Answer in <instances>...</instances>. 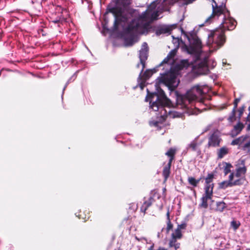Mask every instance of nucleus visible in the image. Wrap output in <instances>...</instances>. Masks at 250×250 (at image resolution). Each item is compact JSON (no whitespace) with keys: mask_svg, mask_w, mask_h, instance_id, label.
I'll return each instance as SVG.
<instances>
[{"mask_svg":"<svg viewBox=\"0 0 250 250\" xmlns=\"http://www.w3.org/2000/svg\"><path fill=\"white\" fill-rule=\"evenodd\" d=\"M131 0H115L114 6L109 5L107 12L111 13L114 16L113 29L117 30L122 23H127L133 17L135 10L129 7Z\"/></svg>","mask_w":250,"mask_h":250,"instance_id":"f257e3e1","label":"nucleus"},{"mask_svg":"<svg viewBox=\"0 0 250 250\" xmlns=\"http://www.w3.org/2000/svg\"><path fill=\"white\" fill-rule=\"evenodd\" d=\"M236 25L237 22L234 19L230 17L225 18L221 24L222 27L220 29L211 31L208 35V43H214L219 47H222L226 41L225 31L234 29Z\"/></svg>","mask_w":250,"mask_h":250,"instance_id":"f03ea898","label":"nucleus"},{"mask_svg":"<svg viewBox=\"0 0 250 250\" xmlns=\"http://www.w3.org/2000/svg\"><path fill=\"white\" fill-rule=\"evenodd\" d=\"M176 94V105L180 108H188V105L194 101H198L203 102V101L200 97L204 94V91L201 86H194L188 90L185 94Z\"/></svg>","mask_w":250,"mask_h":250,"instance_id":"7ed1b4c3","label":"nucleus"},{"mask_svg":"<svg viewBox=\"0 0 250 250\" xmlns=\"http://www.w3.org/2000/svg\"><path fill=\"white\" fill-rule=\"evenodd\" d=\"M147 94L146 97V101L149 102L150 106L154 111H158L160 109H164L166 106H169L170 100L167 97L165 92L161 88L157 92L150 93L148 89Z\"/></svg>","mask_w":250,"mask_h":250,"instance_id":"20e7f679","label":"nucleus"},{"mask_svg":"<svg viewBox=\"0 0 250 250\" xmlns=\"http://www.w3.org/2000/svg\"><path fill=\"white\" fill-rule=\"evenodd\" d=\"M247 171V168L245 165V161L244 159L238 160L235 165V169L234 172L230 174L233 175V179L234 180L238 186L244 184L246 180V175Z\"/></svg>","mask_w":250,"mask_h":250,"instance_id":"39448f33","label":"nucleus"},{"mask_svg":"<svg viewBox=\"0 0 250 250\" xmlns=\"http://www.w3.org/2000/svg\"><path fill=\"white\" fill-rule=\"evenodd\" d=\"M140 28V22L137 19H132L124 29V32L125 35H128L130 37L126 39L131 45L133 44L135 37L139 34Z\"/></svg>","mask_w":250,"mask_h":250,"instance_id":"423d86ee","label":"nucleus"},{"mask_svg":"<svg viewBox=\"0 0 250 250\" xmlns=\"http://www.w3.org/2000/svg\"><path fill=\"white\" fill-rule=\"evenodd\" d=\"M176 75L174 72L170 71L163 74L158 78L157 80L159 83H163L167 86L170 90H174L178 86L176 83Z\"/></svg>","mask_w":250,"mask_h":250,"instance_id":"0eeeda50","label":"nucleus"},{"mask_svg":"<svg viewBox=\"0 0 250 250\" xmlns=\"http://www.w3.org/2000/svg\"><path fill=\"white\" fill-rule=\"evenodd\" d=\"M214 4H212V12L211 15L206 20L208 22L215 16L219 17L224 14L226 10L229 15V11L227 9L226 4L227 0H211Z\"/></svg>","mask_w":250,"mask_h":250,"instance_id":"6e6552de","label":"nucleus"},{"mask_svg":"<svg viewBox=\"0 0 250 250\" xmlns=\"http://www.w3.org/2000/svg\"><path fill=\"white\" fill-rule=\"evenodd\" d=\"M147 44L144 42L143 44V47L140 51L139 58L140 63L142 65V71H143L146 67V61L147 59Z\"/></svg>","mask_w":250,"mask_h":250,"instance_id":"1a4fd4ad","label":"nucleus"},{"mask_svg":"<svg viewBox=\"0 0 250 250\" xmlns=\"http://www.w3.org/2000/svg\"><path fill=\"white\" fill-rule=\"evenodd\" d=\"M42 8L41 0H32L29 4V8L33 14L38 15Z\"/></svg>","mask_w":250,"mask_h":250,"instance_id":"9d476101","label":"nucleus"},{"mask_svg":"<svg viewBox=\"0 0 250 250\" xmlns=\"http://www.w3.org/2000/svg\"><path fill=\"white\" fill-rule=\"evenodd\" d=\"M221 139L216 132L212 133L208 138V147H217L220 146Z\"/></svg>","mask_w":250,"mask_h":250,"instance_id":"9b49d317","label":"nucleus"},{"mask_svg":"<svg viewBox=\"0 0 250 250\" xmlns=\"http://www.w3.org/2000/svg\"><path fill=\"white\" fill-rule=\"evenodd\" d=\"M238 186L236 181L233 179V175L230 174L229 177L228 181H224L221 182L219 185L221 188L225 189L228 187H231L233 186Z\"/></svg>","mask_w":250,"mask_h":250,"instance_id":"f8f14e48","label":"nucleus"},{"mask_svg":"<svg viewBox=\"0 0 250 250\" xmlns=\"http://www.w3.org/2000/svg\"><path fill=\"white\" fill-rule=\"evenodd\" d=\"M188 39L190 45L198 49L202 47L201 41L196 35L191 34L190 37L188 38Z\"/></svg>","mask_w":250,"mask_h":250,"instance_id":"ddd939ff","label":"nucleus"},{"mask_svg":"<svg viewBox=\"0 0 250 250\" xmlns=\"http://www.w3.org/2000/svg\"><path fill=\"white\" fill-rule=\"evenodd\" d=\"M212 196L213 195L205 193L201 199V202L199 206L205 209L207 208L208 207V200H211L212 202H213L212 200Z\"/></svg>","mask_w":250,"mask_h":250,"instance_id":"4468645a","label":"nucleus"},{"mask_svg":"<svg viewBox=\"0 0 250 250\" xmlns=\"http://www.w3.org/2000/svg\"><path fill=\"white\" fill-rule=\"evenodd\" d=\"M154 202V198L151 196L147 200H146L144 202L140 208V210L142 212H143L144 215L146 213V210L152 205Z\"/></svg>","mask_w":250,"mask_h":250,"instance_id":"2eb2a0df","label":"nucleus"},{"mask_svg":"<svg viewBox=\"0 0 250 250\" xmlns=\"http://www.w3.org/2000/svg\"><path fill=\"white\" fill-rule=\"evenodd\" d=\"M186 0H163V4L164 5L172 6L175 3H178L180 7L186 5Z\"/></svg>","mask_w":250,"mask_h":250,"instance_id":"dca6fc26","label":"nucleus"},{"mask_svg":"<svg viewBox=\"0 0 250 250\" xmlns=\"http://www.w3.org/2000/svg\"><path fill=\"white\" fill-rule=\"evenodd\" d=\"M143 71L141 70V72L139 74L138 79H144L145 81H146L148 80L152 74L155 72V69H154V71L152 70L147 69L146 70L143 74Z\"/></svg>","mask_w":250,"mask_h":250,"instance_id":"f3484780","label":"nucleus"},{"mask_svg":"<svg viewBox=\"0 0 250 250\" xmlns=\"http://www.w3.org/2000/svg\"><path fill=\"white\" fill-rule=\"evenodd\" d=\"M249 138V136L246 135L242 136L236 139L233 140L231 143V145H239L241 148L242 145L245 143V142Z\"/></svg>","mask_w":250,"mask_h":250,"instance_id":"a211bd4d","label":"nucleus"},{"mask_svg":"<svg viewBox=\"0 0 250 250\" xmlns=\"http://www.w3.org/2000/svg\"><path fill=\"white\" fill-rule=\"evenodd\" d=\"M201 179V177L198 179H196L195 178L191 176L188 177V181L189 184L193 187V188H190L191 190H193L194 192H195V190L193 189V188L196 187L198 186Z\"/></svg>","mask_w":250,"mask_h":250,"instance_id":"6ab92c4d","label":"nucleus"},{"mask_svg":"<svg viewBox=\"0 0 250 250\" xmlns=\"http://www.w3.org/2000/svg\"><path fill=\"white\" fill-rule=\"evenodd\" d=\"M229 152V149L226 146H223L218 149L217 151V159H221L225 155H227Z\"/></svg>","mask_w":250,"mask_h":250,"instance_id":"aec40b11","label":"nucleus"},{"mask_svg":"<svg viewBox=\"0 0 250 250\" xmlns=\"http://www.w3.org/2000/svg\"><path fill=\"white\" fill-rule=\"evenodd\" d=\"M178 239L176 238L173 237H171L168 243V247L169 248L173 247L175 250H177L180 247V243L177 242V240Z\"/></svg>","mask_w":250,"mask_h":250,"instance_id":"412c9836","label":"nucleus"},{"mask_svg":"<svg viewBox=\"0 0 250 250\" xmlns=\"http://www.w3.org/2000/svg\"><path fill=\"white\" fill-rule=\"evenodd\" d=\"M189 65V62L188 60H182L175 66V68L177 70H181L184 68H188Z\"/></svg>","mask_w":250,"mask_h":250,"instance_id":"4be33fe9","label":"nucleus"},{"mask_svg":"<svg viewBox=\"0 0 250 250\" xmlns=\"http://www.w3.org/2000/svg\"><path fill=\"white\" fill-rule=\"evenodd\" d=\"M171 31V29L169 27H162L157 29L156 31V34L159 36L161 34L169 33Z\"/></svg>","mask_w":250,"mask_h":250,"instance_id":"5701e85b","label":"nucleus"},{"mask_svg":"<svg viewBox=\"0 0 250 250\" xmlns=\"http://www.w3.org/2000/svg\"><path fill=\"white\" fill-rule=\"evenodd\" d=\"M244 127V124L238 120V123L233 126V129L232 131H234L236 135L239 134Z\"/></svg>","mask_w":250,"mask_h":250,"instance_id":"b1692460","label":"nucleus"},{"mask_svg":"<svg viewBox=\"0 0 250 250\" xmlns=\"http://www.w3.org/2000/svg\"><path fill=\"white\" fill-rule=\"evenodd\" d=\"M149 24L148 22L141 23L140 28L139 29V34H143L147 33Z\"/></svg>","mask_w":250,"mask_h":250,"instance_id":"393cba45","label":"nucleus"},{"mask_svg":"<svg viewBox=\"0 0 250 250\" xmlns=\"http://www.w3.org/2000/svg\"><path fill=\"white\" fill-rule=\"evenodd\" d=\"M167 227L166 228L167 233H168L169 231L173 228V224L171 223L170 219V213L169 210L167 212Z\"/></svg>","mask_w":250,"mask_h":250,"instance_id":"a878e982","label":"nucleus"},{"mask_svg":"<svg viewBox=\"0 0 250 250\" xmlns=\"http://www.w3.org/2000/svg\"><path fill=\"white\" fill-rule=\"evenodd\" d=\"M149 19V13L148 10H146L141 15H140L138 18L137 19L140 21H146Z\"/></svg>","mask_w":250,"mask_h":250,"instance_id":"bb28decb","label":"nucleus"},{"mask_svg":"<svg viewBox=\"0 0 250 250\" xmlns=\"http://www.w3.org/2000/svg\"><path fill=\"white\" fill-rule=\"evenodd\" d=\"M216 207L215 210L219 212L223 211L224 209L227 207L226 203L224 202H216Z\"/></svg>","mask_w":250,"mask_h":250,"instance_id":"cd10ccee","label":"nucleus"},{"mask_svg":"<svg viewBox=\"0 0 250 250\" xmlns=\"http://www.w3.org/2000/svg\"><path fill=\"white\" fill-rule=\"evenodd\" d=\"M170 168L171 167H170L165 166L163 168L162 174L164 178L165 181H166L167 180L168 178L170 175Z\"/></svg>","mask_w":250,"mask_h":250,"instance_id":"c85d7f7f","label":"nucleus"},{"mask_svg":"<svg viewBox=\"0 0 250 250\" xmlns=\"http://www.w3.org/2000/svg\"><path fill=\"white\" fill-rule=\"evenodd\" d=\"M214 188V184L213 183L209 184H205V193L213 195V189Z\"/></svg>","mask_w":250,"mask_h":250,"instance_id":"c756f323","label":"nucleus"},{"mask_svg":"<svg viewBox=\"0 0 250 250\" xmlns=\"http://www.w3.org/2000/svg\"><path fill=\"white\" fill-rule=\"evenodd\" d=\"M198 68L199 69H202L204 71H208L207 61L204 60L198 64Z\"/></svg>","mask_w":250,"mask_h":250,"instance_id":"7c9ffc66","label":"nucleus"},{"mask_svg":"<svg viewBox=\"0 0 250 250\" xmlns=\"http://www.w3.org/2000/svg\"><path fill=\"white\" fill-rule=\"evenodd\" d=\"M176 153V149L175 148L171 147L165 153L169 158H175V155Z\"/></svg>","mask_w":250,"mask_h":250,"instance_id":"2f4dec72","label":"nucleus"},{"mask_svg":"<svg viewBox=\"0 0 250 250\" xmlns=\"http://www.w3.org/2000/svg\"><path fill=\"white\" fill-rule=\"evenodd\" d=\"M171 236L178 239H180L182 238L183 234L181 231L177 228L176 229H175L174 232L171 234Z\"/></svg>","mask_w":250,"mask_h":250,"instance_id":"473e14b6","label":"nucleus"},{"mask_svg":"<svg viewBox=\"0 0 250 250\" xmlns=\"http://www.w3.org/2000/svg\"><path fill=\"white\" fill-rule=\"evenodd\" d=\"M225 167L224 168V173L225 175H227L231 172L230 168L232 167V166L230 163H225Z\"/></svg>","mask_w":250,"mask_h":250,"instance_id":"72a5a7b5","label":"nucleus"},{"mask_svg":"<svg viewBox=\"0 0 250 250\" xmlns=\"http://www.w3.org/2000/svg\"><path fill=\"white\" fill-rule=\"evenodd\" d=\"M236 112V110H235L234 109L232 110L230 115L229 116V118L228 119L229 122L232 123L236 120V119L237 118L235 116Z\"/></svg>","mask_w":250,"mask_h":250,"instance_id":"f704fd0d","label":"nucleus"},{"mask_svg":"<svg viewBox=\"0 0 250 250\" xmlns=\"http://www.w3.org/2000/svg\"><path fill=\"white\" fill-rule=\"evenodd\" d=\"M214 176V174L212 173H208L207 177L205 178V184H209L212 183Z\"/></svg>","mask_w":250,"mask_h":250,"instance_id":"c9c22d12","label":"nucleus"},{"mask_svg":"<svg viewBox=\"0 0 250 250\" xmlns=\"http://www.w3.org/2000/svg\"><path fill=\"white\" fill-rule=\"evenodd\" d=\"M246 106L244 104L238 109V115L237 118L238 120L240 121L241 117L242 116L245 110Z\"/></svg>","mask_w":250,"mask_h":250,"instance_id":"e433bc0d","label":"nucleus"},{"mask_svg":"<svg viewBox=\"0 0 250 250\" xmlns=\"http://www.w3.org/2000/svg\"><path fill=\"white\" fill-rule=\"evenodd\" d=\"M241 148L244 150L250 151V140L245 143H243L241 146Z\"/></svg>","mask_w":250,"mask_h":250,"instance_id":"4c0bfd02","label":"nucleus"},{"mask_svg":"<svg viewBox=\"0 0 250 250\" xmlns=\"http://www.w3.org/2000/svg\"><path fill=\"white\" fill-rule=\"evenodd\" d=\"M177 52V49L175 48L171 50L168 55H167L168 58H169L171 60H173L174 57L176 56Z\"/></svg>","mask_w":250,"mask_h":250,"instance_id":"58836bf2","label":"nucleus"},{"mask_svg":"<svg viewBox=\"0 0 250 250\" xmlns=\"http://www.w3.org/2000/svg\"><path fill=\"white\" fill-rule=\"evenodd\" d=\"M198 146V144L196 140H194L191 142V143L189 145L188 147L191 148L192 150L195 151L196 149V147Z\"/></svg>","mask_w":250,"mask_h":250,"instance_id":"ea45409f","label":"nucleus"},{"mask_svg":"<svg viewBox=\"0 0 250 250\" xmlns=\"http://www.w3.org/2000/svg\"><path fill=\"white\" fill-rule=\"evenodd\" d=\"M230 224L231 226L233 228L234 230L238 229L240 226V223L239 222L234 220L231 221Z\"/></svg>","mask_w":250,"mask_h":250,"instance_id":"a19ab883","label":"nucleus"},{"mask_svg":"<svg viewBox=\"0 0 250 250\" xmlns=\"http://www.w3.org/2000/svg\"><path fill=\"white\" fill-rule=\"evenodd\" d=\"M187 227V223L186 222H183L181 224L178 225L177 228L181 231L182 229H186Z\"/></svg>","mask_w":250,"mask_h":250,"instance_id":"79ce46f5","label":"nucleus"},{"mask_svg":"<svg viewBox=\"0 0 250 250\" xmlns=\"http://www.w3.org/2000/svg\"><path fill=\"white\" fill-rule=\"evenodd\" d=\"M197 49L196 47L191 45L189 47H187V51L189 53L192 54L195 52Z\"/></svg>","mask_w":250,"mask_h":250,"instance_id":"37998d69","label":"nucleus"},{"mask_svg":"<svg viewBox=\"0 0 250 250\" xmlns=\"http://www.w3.org/2000/svg\"><path fill=\"white\" fill-rule=\"evenodd\" d=\"M140 81H141L140 82H139V86L140 87L141 89V90H143L145 86V83H146V81H145L144 79H139Z\"/></svg>","mask_w":250,"mask_h":250,"instance_id":"c03bdc74","label":"nucleus"},{"mask_svg":"<svg viewBox=\"0 0 250 250\" xmlns=\"http://www.w3.org/2000/svg\"><path fill=\"white\" fill-rule=\"evenodd\" d=\"M240 98H236L234 100V102H233L234 107L232 109H234V110H236V109H237V106H238V104L240 102Z\"/></svg>","mask_w":250,"mask_h":250,"instance_id":"a18cd8bd","label":"nucleus"},{"mask_svg":"<svg viewBox=\"0 0 250 250\" xmlns=\"http://www.w3.org/2000/svg\"><path fill=\"white\" fill-rule=\"evenodd\" d=\"M158 16V12L157 11L154 12L151 14V19L152 20H157Z\"/></svg>","mask_w":250,"mask_h":250,"instance_id":"49530a36","label":"nucleus"},{"mask_svg":"<svg viewBox=\"0 0 250 250\" xmlns=\"http://www.w3.org/2000/svg\"><path fill=\"white\" fill-rule=\"evenodd\" d=\"M170 60H171V59L169 58H168V57L167 56V57H166L163 60V61L161 62V63L159 64V65L160 66V65H162L163 64L167 63Z\"/></svg>","mask_w":250,"mask_h":250,"instance_id":"de8ad7c7","label":"nucleus"},{"mask_svg":"<svg viewBox=\"0 0 250 250\" xmlns=\"http://www.w3.org/2000/svg\"><path fill=\"white\" fill-rule=\"evenodd\" d=\"M246 122H249V124H248L247 127V130L248 131H250V112L246 118Z\"/></svg>","mask_w":250,"mask_h":250,"instance_id":"09e8293b","label":"nucleus"},{"mask_svg":"<svg viewBox=\"0 0 250 250\" xmlns=\"http://www.w3.org/2000/svg\"><path fill=\"white\" fill-rule=\"evenodd\" d=\"M174 158H169L168 162L166 166L171 167L172 162L173 160H174Z\"/></svg>","mask_w":250,"mask_h":250,"instance_id":"8fccbe9b","label":"nucleus"},{"mask_svg":"<svg viewBox=\"0 0 250 250\" xmlns=\"http://www.w3.org/2000/svg\"><path fill=\"white\" fill-rule=\"evenodd\" d=\"M167 118V116L162 115L161 116L160 120H161V121H164L166 120Z\"/></svg>","mask_w":250,"mask_h":250,"instance_id":"3c124183","label":"nucleus"},{"mask_svg":"<svg viewBox=\"0 0 250 250\" xmlns=\"http://www.w3.org/2000/svg\"><path fill=\"white\" fill-rule=\"evenodd\" d=\"M82 211H80L79 212V214H78V216H79V218L80 219V218H82V219H84V221H85V218H83V216H82Z\"/></svg>","mask_w":250,"mask_h":250,"instance_id":"603ef678","label":"nucleus"},{"mask_svg":"<svg viewBox=\"0 0 250 250\" xmlns=\"http://www.w3.org/2000/svg\"><path fill=\"white\" fill-rule=\"evenodd\" d=\"M159 123H160L159 121H155L153 123V124L154 126H158L159 125Z\"/></svg>","mask_w":250,"mask_h":250,"instance_id":"864d4df0","label":"nucleus"},{"mask_svg":"<svg viewBox=\"0 0 250 250\" xmlns=\"http://www.w3.org/2000/svg\"><path fill=\"white\" fill-rule=\"evenodd\" d=\"M156 250H167L164 247H159V248Z\"/></svg>","mask_w":250,"mask_h":250,"instance_id":"5fc2aeb1","label":"nucleus"},{"mask_svg":"<svg viewBox=\"0 0 250 250\" xmlns=\"http://www.w3.org/2000/svg\"><path fill=\"white\" fill-rule=\"evenodd\" d=\"M52 22L56 23H59L60 22V20H54V21H53Z\"/></svg>","mask_w":250,"mask_h":250,"instance_id":"6e6d98bb","label":"nucleus"},{"mask_svg":"<svg viewBox=\"0 0 250 250\" xmlns=\"http://www.w3.org/2000/svg\"><path fill=\"white\" fill-rule=\"evenodd\" d=\"M153 248H154V244H153L152 246H151L148 250H153Z\"/></svg>","mask_w":250,"mask_h":250,"instance_id":"4d7b16f0","label":"nucleus"},{"mask_svg":"<svg viewBox=\"0 0 250 250\" xmlns=\"http://www.w3.org/2000/svg\"><path fill=\"white\" fill-rule=\"evenodd\" d=\"M140 64H141L140 63H140H138V64H137V66H137V67L139 68V67H140Z\"/></svg>","mask_w":250,"mask_h":250,"instance_id":"13d9d810","label":"nucleus"},{"mask_svg":"<svg viewBox=\"0 0 250 250\" xmlns=\"http://www.w3.org/2000/svg\"><path fill=\"white\" fill-rule=\"evenodd\" d=\"M42 36H45V34H44V33H42Z\"/></svg>","mask_w":250,"mask_h":250,"instance_id":"bf43d9fd","label":"nucleus"},{"mask_svg":"<svg viewBox=\"0 0 250 250\" xmlns=\"http://www.w3.org/2000/svg\"><path fill=\"white\" fill-rule=\"evenodd\" d=\"M249 110L250 111V106L249 107Z\"/></svg>","mask_w":250,"mask_h":250,"instance_id":"052dcab7","label":"nucleus"},{"mask_svg":"<svg viewBox=\"0 0 250 250\" xmlns=\"http://www.w3.org/2000/svg\"><path fill=\"white\" fill-rule=\"evenodd\" d=\"M249 198H250V195Z\"/></svg>","mask_w":250,"mask_h":250,"instance_id":"680f3d73","label":"nucleus"}]
</instances>
